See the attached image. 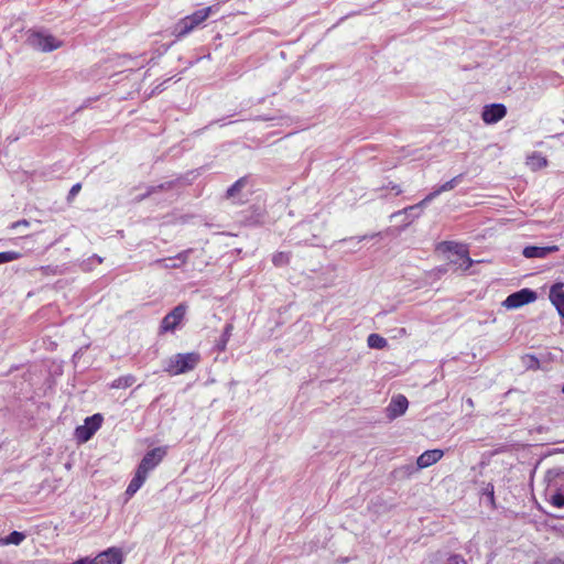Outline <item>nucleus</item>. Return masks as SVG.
<instances>
[{
    "label": "nucleus",
    "mask_w": 564,
    "mask_h": 564,
    "mask_svg": "<svg viewBox=\"0 0 564 564\" xmlns=\"http://www.w3.org/2000/svg\"><path fill=\"white\" fill-rule=\"evenodd\" d=\"M189 251L191 250L182 251L174 258L159 259L156 263L162 264L165 269H178L187 262Z\"/></svg>",
    "instance_id": "nucleus-15"
},
{
    "label": "nucleus",
    "mask_w": 564,
    "mask_h": 564,
    "mask_svg": "<svg viewBox=\"0 0 564 564\" xmlns=\"http://www.w3.org/2000/svg\"><path fill=\"white\" fill-rule=\"evenodd\" d=\"M558 250V247L547 246V247H538V246H528L523 249L522 254L528 258H545L547 254L552 252H556Z\"/></svg>",
    "instance_id": "nucleus-14"
},
{
    "label": "nucleus",
    "mask_w": 564,
    "mask_h": 564,
    "mask_svg": "<svg viewBox=\"0 0 564 564\" xmlns=\"http://www.w3.org/2000/svg\"><path fill=\"white\" fill-rule=\"evenodd\" d=\"M387 188H390L391 191H393L395 195H400L402 193V188L398 184L389 183Z\"/></svg>",
    "instance_id": "nucleus-31"
},
{
    "label": "nucleus",
    "mask_w": 564,
    "mask_h": 564,
    "mask_svg": "<svg viewBox=\"0 0 564 564\" xmlns=\"http://www.w3.org/2000/svg\"><path fill=\"white\" fill-rule=\"evenodd\" d=\"M24 539H25L24 533L19 532V531H13L7 538H4L1 541V544H4V545H9V544L19 545L20 543H22L24 541Z\"/></svg>",
    "instance_id": "nucleus-21"
},
{
    "label": "nucleus",
    "mask_w": 564,
    "mask_h": 564,
    "mask_svg": "<svg viewBox=\"0 0 564 564\" xmlns=\"http://www.w3.org/2000/svg\"><path fill=\"white\" fill-rule=\"evenodd\" d=\"M22 254L18 251H4L0 252V264L18 260Z\"/></svg>",
    "instance_id": "nucleus-26"
},
{
    "label": "nucleus",
    "mask_w": 564,
    "mask_h": 564,
    "mask_svg": "<svg viewBox=\"0 0 564 564\" xmlns=\"http://www.w3.org/2000/svg\"><path fill=\"white\" fill-rule=\"evenodd\" d=\"M462 177H463V175L459 174V175L453 177L452 180L445 182L440 187H437L432 193H430L417 206H423L426 203L434 199L435 197H437L440 194H442L444 192L452 191L460 182Z\"/></svg>",
    "instance_id": "nucleus-13"
},
{
    "label": "nucleus",
    "mask_w": 564,
    "mask_h": 564,
    "mask_svg": "<svg viewBox=\"0 0 564 564\" xmlns=\"http://www.w3.org/2000/svg\"><path fill=\"white\" fill-rule=\"evenodd\" d=\"M187 306L184 303L175 306L169 314H166L160 325V333L174 332L176 327L183 322L186 314Z\"/></svg>",
    "instance_id": "nucleus-6"
},
{
    "label": "nucleus",
    "mask_w": 564,
    "mask_h": 564,
    "mask_svg": "<svg viewBox=\"0 0 564 564\" xmlns=\"http://www.w3.org/2000/svg\"><path fill=\"white\" fill-rule=\"evenodd\" d=\"M88 562L89 564H122V553L117 547H110Z\"/></svg>",
    "instance_id": "nucleus-10"
},
{
    "label": "nucleus",
    "mask_w": 564,
    "mask_h": 564,
    "mask_svg": "<svg viewBox=\"0 0 564 564\" xmlns=\"http://www.w3.org/2000/svg\"><path fill=\"white\" fill-rule=\"evenodd\" d=\"M200 360L198 352L176 354L169 358L164 370L170 376H178L194 370Z\"/></svg>",
    "instance_id": "nucleus-1"
},
{
    "label": "nucleus",
    "mask_w": 564,
    "mask_h": 564,
    "mask_svg": "<svg viewBox=\"0 0 564 564\" xmlns=\"http://www.w3.org/2000/svg\"><path fill=\"white\" fill-rule=\"evenodd\" d=\"M444 451L435 448L429 449L422 453L416 459V466L419 469L427 468L442 459Z\"/></svg>",
    "instance_id": "nucleus-12"
},
{
    "label": "nucleus",
    "mask_w": 564,
    "mask_h": 564,
    "mask_svg": "<svg viewBox=\"0 0 564 564\" xmlns=\"http://www.w3.org/2000/svg\"><path fill=\"white\" fill-rule=\"evenodd\" d=\"M215 6H209L195 11L194 13L184 17L175 25V33L177 37H183L205 22L209 15L215 12Z\"/></svg>",
    "instance_id": "nucleus-2"
},
{
    "label": "nucleus",
    "mask_w": 564,
    "mask_h": 564,
    "mask_svg": "<svg viewBox=\"0 0 564 564\" xmlns=\"http://www.w3.org/2000/svg\"><path fill=\"white\" fill-rule=\"evenodd\" d=\"M80 189H82L80 183L74 184L68 192L67 200L72 202L75 198V196L80 192Z\"/></svg>",
    "instance_id": "nucleus-28"
},
{
    "label": "nucleus",
    "mask_w": 564,
    "mask_h": 564,
    "mask_svg": "<svg viewBox=\"0 0 564 564\" xmlns=\"http://www.w3.org/2000/svg\"><path fill=\"white\" fill-rule=\"evenodd\" d=\"M368 346L376 349H382L387 346V339L379 334H370L367 339Z\"/></svg>",
    "instance_id": "nucleus-20"
},
{
    "label": "nucleus",
    "mask_w": 564,
    "mask_h": 564,
    "mask_svg": "<svg viewBox=\"0 0 564 564\" xmlns=\"http://www.w3.org/2000/svg\"><path fill=\"white\" fill-rule=\"evenodd\" d=\"M507 115V108L502 104H491L484 107L481 112V119L487 124H492L501 119H503Z\"/></svg>",
    "instance_id": "nucleus-8"
},
{
    "label": "nucleus",
    "mask_w": 564,
    "mask_h": 564,
    "mask_svg": "<svg viewBox=\"0 0 564 564\" xmlns=\"http://www.w3.org/2000/svg\"><path fill=\"white\" fill-rule=\"evenodd\" d=\"M147 478H148L147 476H144L140 471L135 470L133 478L131 479V481L129 482V485L127 487L126 494L129 497H132L142 487V485L145 482Z\"/></svg>",
    "instance_id": "nucleus-16"
},
{
    "label": "nucleus",
    "mask_w": 564,
    "mask_h": 564,
    "mask_svg": "<svg viewBox=\"0 0 564 564\" xmlns=\"http://www.w3.org/2000/svg\"><path fill=\"white\" fill-rule=\"evenodd\" d=\"M550 503L556 508H563L564 507V495L561 492L554 494L550 499Z\"/></svg>",
    "instance_id": "nucleus-27"
},
{
    "label": "nucleus",
    "mask_w": 564,
    "mask_h": 564,
    "mask_svg": "<svg viewBox=\"0 0 564 564\" xmlns=\"http://www.w3.org/2000/svg\"><path fill=\"white\" fill-rule=\"evenodd\" d=\"M102 421V415L97 413L91 416H88L85 420V425L91 430L93 434H95L100 429Z\"/></svg>",
    "instance_id": "nucleus-19"
},
{
    "label": "nucleus",
    "mask_w": 564,
    "mask_h": 564,
    "mask_svg": "<svg viewBox=\"0 0 564 564\" xmlns=\"http://www.w3.org/2000/svg\"><path fill=\"white\" fill-rule=\"evenodd\" d=\"M166 454L167 448L165 446L155 447L149 451L141 459L137 470L148 477L149 473L161 464Z\"/></svg>",
    "instance_id": "nucleus-5"
},
{
    "label": "nucleus",
    "mask_w": 564,
    "mask_h": 564,
    "mask_svg": "<svg viewBox=\"0 0 564 564\" xmlns=\"http://www.w3.org/2000/svg\"><path fill=\"white\" fill-rule=\"evenodd\" d=\"M409 406V401L403 394L393 397L387 408V416L394 420L405 413Z\"/></svg>",
    "instance_id": "nucleus-9"
},
{
    "label": "nucleus",
    "mask_w": 564,
    "mask_h": 564,
    "mask_svg": "<svg viewBox=\"0 0 564 564\" xmlns=\"http://www.w3.org/2000/svg\"><path fill=\"white\" fill-rule=\"evenodd\" d=\"M547 564H564V557H553L547 562Z\"/></svg>",
    "instance_id": "nucleus-33"
},
{
    "label": "nucleus",
    "mask_w": 564,
    "mask_h": 564,
    "mask_svg": "<svg viewBox=\"0 0 564 564\" xmlns=\"http://www.w3.org/2000/svg\"><path fill=\"white\" fill-rule=\"evenodd\" d=\"M28 43L33 48L42 52H52L59 48L63 44L55 36L41 32H32L28 37Z\"/></svg>",
    "instance_id": "nucleus-4"
},
{
    "label": "nucleus",
    "mask_w": 564,
    "mask_h": 564,
    "mask_svg": "<svg viewBox=\"0 0 564 564\" xmlns=\"http://www.w3.org/2000/svg\"><path fill=\"white\" fill-rule=\"evenodd\" d=\"M75 435L79 442L85 443L89 441L94 434L91 430L84 424L76 427Z\"/></svg>",
    "instance_id": "nucleus-22"
},
{
    "label": "nucleus",
    "mask_w": 564,
    "mask_h": 564,
    "mask_svg": "<svg viewBox=\"0 0 564 564\" xmlns=\"http://www.w3.org/2000/svg\"><path fill=\"white\" fill-rule=\"evenodd\" d=\"M562 392L564 393V384H563V388H562Z\"/></svg>",
    "instance_id": "nucleus-34"
},
{
    "label": "nucleus",
    "mask_w": 564,
    "mask_h": 564,
    "mask_svg": "<svg viewBox=\"0 0 564 564\" xmlns=\"http://www.w3.org/2000/svg\"><path fill=\"white\" fill-rule=\"evenodd\" d=\"M247 184V178L241 177L237 180L228 189H227V196L234 197L236 196Z\"/></svg>",
    "instance_id": "nucleus-24"
},
{
    "label": "nucleus",
    "mask_w": 564,
    "mask_h": 564,
    "mask_svg": "<svg viewBox=\"0 0 564 564\" xmlns=\"http://www.w3.org/2000/svg\"><path fill=\"white\" fill-rule=\"evenodd\" d=\"M547 159L539 153H533L528 158L527 164L532 171H539L547 166Z\"/></svg>",
    "instance_id": "nucleus-17"
},
{
    "label": "nucleus",
    "mask_w": 564,
    "mask_h": 564,
    "mask_svg": "<svg viewBox=\"0 0 564 564\" xmlns=\"http://www.w3.org/2000/svg\"><path fill=\"white\" fill-rule=\"evenodd\" d=\"M232 329H234V326L231 324H227L225 326L224 333L221 335L220 344L218 346L219 350L224 351L226 349V345L231 336Z\"/></svg>",
    "instance_id": "nucleus-25"
},
{
    "label": "nucleus",
    "mask_w": 564,
    "mask_h": 564,
    "mask_svg": "<svg viewBox=\"0 0 564 564\" xmlns=\"http://www.w3.org/2000/svg\"><path fill=\"white\" fill-rule=\"evenodd\" d=\"M291 254L290 252L279 251L273 254L272 262L275 267H284L290 263Z\"/></svg>",
    "instance_id": "nucleus-23"
},
{
    "label": "nucleus",
    "mask_w": 564,
    "mask_h": 564,
    "mask_svg": "<svg viewBox=\"0 0 564 564\" xmlns=\"http://www.w3.org/2000/svg\"><path fill=\"white\" fill-rule=\"evenodd\" d=\"M41 271L43 274L45 275H48V274H56V270L50 265H46V267H42L41 268Z\"/></svg>",
    "instance_id": "nucleus-32"
},
{
    "label": "nucleus",
    "mask_w": 564,
    "mask_h": 564,
    "mask_svg": "<svg viewBox=\"0 0 564 564\" xmlns=\"http://www.w3.org/2000/svg\"><path fill=\"white\" fill-rule=\"evenodd\" d=\"M438 250L443 252H452L455 258L451 259L452 263L459 264L460 269L464 271L468 270L474 261L469 257V251L467 246L454 241H443L437 247Z\"/></svg>",
    "instance_id": "nucleus-3"
},
{
    "label": "nucleus",
    "mask_w": 564,
    "mask_h": 564,
    "mask_svg": "<svg viewBox=\"0 0 564 564\" xmlns=\"http://www.w3.org/2000/svg\"><path fill=\"white\" fill-rule=\"evenodd\" d=\"M30 226V221L26 220V219H21V220H18V221H14L11 224V229H17L19 227H29Z\"/></svg>",
    "instance_id": "nucleus-30"
},
{
    "label": "nucleus",
    "mask_w": 564,
    "mask_h": 564,
    "mask_svg": "<svg viewBox=\"0 0 564 564\" xmlns=\"http://www.w3.org/2000/svg\"><path fill=\"white\" fill-rule=\"evenodd\" d=\"M549 297L560 316L564 318V283L557 282L553 284L550 289Z\"/></svg>",
    "instance_id": "nucleus-11"
},
{
    "label": "nucleus",
    "mask_w": 564,
    "mask_h": 564,
    "mask_svg": "<svg viewBox=\"0 0 564 564\" xmlns=\"http://www.w3.org/2000/svg\"><path fill=\"white\" fill-rule=\"evenodd\" d=\"M446 564H467L466 560L458 554L451 555Z\"/></svg>",
    "instance_id": "nucleus-29"
},
{
    "label": "nucleus",
    "mask_w": 564,
    "mask_h": 564,
    "mask_svg": "<svg viewBox=\"0 0 564 564\" xmlns=\"http://www.w3.org/2000/svg\"><path fill=\"white\" fill-rule=\"evenodd\" d=\"M135 382V377L133 375H126L115 379L110 387L112 389H127L130 388Z\"/></svg>",
    "instance_id": "nucleus-18"
},
{
    "label": "nucleus",
    "mask_w": 564,
    "mask_h": 564,
    "mask_svg": "<svg viewBox=\"0 0 564 564\" xmlns=\"http://www.w3.org/2000/svg\"><path fill=\"white\" fill-rule=\"evenodd\" d=\"M536 300V293L530 289H522L510 294L503 302L507 308H518Z\"/></svg>",
    "instance_id": "nucleus-7"
}]
</instances>
